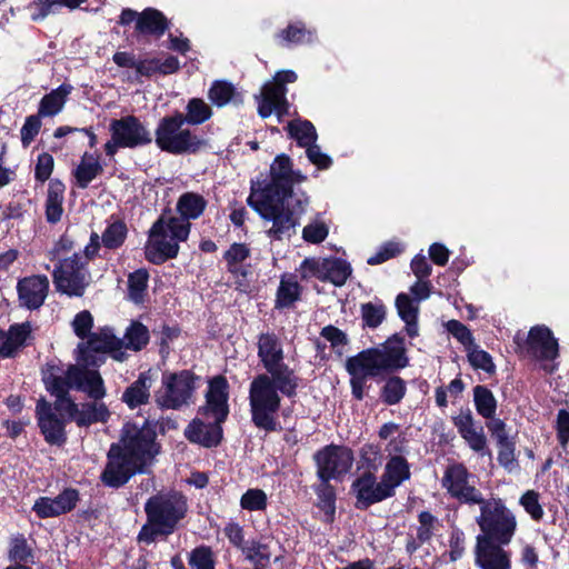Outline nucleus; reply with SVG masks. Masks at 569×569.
Listing matches in <instances>:
<instances>
[{
  "label": "nucleus",
  "instance_id": "4",
  "mask_svg": "<svg viewBox=\"0 0 569 569\" xmlns=\"http://www.w3.org/2000/svg\"><path fill=\"white\" fill-rule=\"evenodd\" d=\"M227 388L228 385L223 377H216L211 380L206 395V406L201 411L204 420L193 419L184 430V436L189 441L207 448L220 443L222 438L221 423L229 413Z\"/></svg>",
  "mask_w": 569,
  "mask_h": 569
},
{
  "label": "nucleus",
  "instance_id": "49",
  "mask_svg": "<svg viewBox=\"0 0 569 569\" xmlns=\"http://www.w3.org/2000/svg\"><path fill=\"white\" fill-rule=\"evenodd\" d=\"M281 40L284 44H301L305 42H311L313 34L310 30H307L302 24H290L280 33Z\"/></svg>",
  "mask_w": 569,
  "mask_h": 569
},
{
  "label": "nucleus",
  "instance_id": "54",
  "mask_svg": "<svg viewBox=\"0 0 569 569\" xmlns=\"http://www.w3.org/2000/svg\"><path fill=\"white\" fill-rule=\"evenodd\" d=\"M520 505L533 520L538 521L542 519L545 512L539 502V493L537 491H526L520 498Z\"/></svg>",
  "mask_w": 569,
  "mask_h": 569
},
{
  "label": "nucleus",
  "instance_id": "29",
  "mask_svg": "<svg viewBox=\"0 0 569 569\" xmlns=\"http://www.w3.org/2000/svg\"><path fill=\"white\" fill-rule=\"evenodd\" d=\"M156 381V372L151 369L139 375L122 393V401L130 408L136 409L142 405H147L150 399V390Z\"/></svg>",
  "mask_w": 569,
  "mask_h": 569
},
{
  "label": "nucleus",
  "instance_id": "20",
  "mask_svg": "<svg viewBox=\"0 0 569 569\" xmlns=\"http://www.w3.org/2000/svg\"><path fill=\"white\" fill-rule=\"evenodd\" d=\"M346 370L350 375L352 396L358 400L363 399L367 380L382 373L371 349L348 358Z\"/></svg>",
  "mask_w": 569,
  "mask_h": 569
},
{
  "label": "nucleus",
  "instance_id": "25",
  "mask_svg": "<svg viewBox=\"0 0 569 569\" xmlns=\"http://www.w3.org/2000/svg\"><path fill=\"white\" fill-rule=\"evenodd\" d=\"M17 291L19 302L22 307L34 310L40 308L49 291V279L47 276H30L18 281Z\"/></svg>",
  "mask_w": 569,
  "mask_h": 569
},
{
  "label": "nucleus",
  "instance_id": "1",
  "mask_svg": "<svg viewBox=\"0 0 569 569\" xmlns=\"http://www.w3.org/2000/svg\"><path fill=\"white\" fill-rule=\"evenodd\" d=\"M154 440L156 432L149 423L144 422L141 427L126 423L120 442L112 445L109 450L103 482L120 487L136 472H142L158 452Z\"/></svg>",
  "mask_w": 569,
  "mask_h": 569
},
{
  "label": "nucleus",
  "instance_id": "19",
  "mask_svg": "<svg viewBox=\"0 0 569 569\" xmlns=\"http://www.w3.org/2000/svg\"><path fill=\"white\" fill-rule=\"evenodd\" d=\"M515 342L518 345L519 351L526 357L539 361L553 360L558 357V341L546 326L532 327L523 341L517 335Z\"/></svg>",
  "mask_w": 569,
  "mask_h": 569
},
{
  "label": "nucleus",
  "instance_id": "34",
  "mask_svg": "<svg viewBox=\"0 0 569 569\" xmlns=\"http://www.w3.org/2000/svg\"><path fill=\"white\" fill-rule=\"evenodd\" d=\"M72 86L63 83L50 93L46 94L39 106V116L52 117L58 114L67 100V97L71 93Z\"/></svg>",
  "mask_w": 569,
  "mask_h": 569
},
{
  "label": "nucleus",
  "instance_id": "58",
  "mask_svg": "<svg viewBox=\"0 0 569 569\" xmlns=\"http://www.w3.org/2000/svg\"><path fill=\"white\" fill-rule=\"evenodd\" d=\"M59 8V2L56 0H34L28 9L31 11V19L33 21L42 20L50 13H54Z\"/></svg>",
  "mask_w": 569,
  "mask_h": 569
},
{
  "label": "nucleus",
  "instance_id": "39",
  "mask_svg": "<svg viewBox=\"0 0 569 569\" xmlns=\"http://www.w3.org/2000/svg\"><path fill=\"white\" fill-rule=\"evenodd\" d=\"M473 401L477 412L486 419H491L497 410V400L493 393L485 386L473 388Z\"/></svg>",
  "mask_w": 569,
  "mask_h": 569
},
{
  "label": "nucleus",
  "instance_id": "63",
  "mask_svg": "<svg viewBox=\"0 0 569 569\" xmlns=\"http://www.w3.org/2000/svg\"><path fill=\"white\" fill-rule=\"evenodd\" d=\"M499 451H498V460L501 466H503L509 471L516 468V459H515V447L513 443L509 440L498 442Z\"/></svg>",
  "mask_w": 569,
  "mask_h": 569
},
{
  "label": "nucleus",
  "instance_id": "36",
  "mask_svg": "<svg viewBox=\"0 0 569 569\" xmlns=\"http://www.w3.org/2000/svg\"><path fill=\"white\" fill-rule=\"evenodd\" d=\"M167 28L166 17L160 11L151 8L143 10L137 21V29L142 33L161 36Z\"/></svg>",
  "mask_w": 569,
  "mask_h": 569
},
{
  "label": "nucleus",
  "instance_id": "33",
  "mask_svg": "<svg viewBox=\"0 0 569 569\" xmlns=\"http://www.w3.org/2000/svg\"><path fill=\"white\" fill-rule=\"evenodd\" d=\"M274 203H278L280 212L291 216L297 224L296 216L301 214L308 204V197L303 192L290 191L280 192L274 196Z\"/></svg>",
  "mask_w": 569,
  "mask_h": 569
},
{
  "label": "nucleus",
  "instance_id": "47",
  "mask_svg": "<svg viewBox=\"0 0 569 569\" xmlns=\"http://www.w3.org/2000/svg\"><path fill=\"white\" fill-rule=\"evenodd\" d=\"M127 236V227L121 221H116L108 226L102 233L101 240L104 247L114 249L120 247Z\"/></svg>",
  "mask_w": 569,
  "mask_h": 569
},
{
  "label": "nucleus",
  "instance_id": "42",
  "mask_svg": "<svg viewBox=\"0 0 569 569\" xmlns=\"http://www.w3.org/2000/svg\"><path fill=\"white\" fill-rule=\"evenodd\" d=\"M406 382L400 377L389 378L381 388L380 397L389 406L399 403L406 395Z\"/></svg>",
  "mask_w": 569,
  "mask_h": 569
},
{
  "label": "nucleus",
  "instance_id": "10",
  "mask_svg": "<svg viewBox=\"0 0 569 569\" xmlns=\"http://www.w3.org/2000/svg\"><path fill=\"white\" fill-rule=\"evenodd\" d=\"M258 358L267 375H272L281 385V389L291 392L299 378L284 362L281 340L273 332L260 333L257 339Z\"/></svg>",
  "mask_w": 569,
  "mask_h": 569
},
{
  "label": "nucleus",
  "instance_id": "46",
  "mask_svg": "<svg viewBox=\"0 0 569 569\" xmlns=\"http://www.w3.org/2000/svg\"><path fill=\"white\" fill-rule=\"evenodd\" d=\"M267 503V493L258 488L248 489L240 499L241 508L248 511H263Z\"/></svg>",
  "mask_w": 569,
  "mask_h": 569
},
{
  "label": "nucleus",
  "instance_id": "21",
  "mask_svg": "<svg viewBox=\"0 0 569 569\" xmlns=\"http://www.w3.org/2000/svg\"><path fill=\"white\" fill-rule=\"evenodd\" d=\"M56 411L62 417L74 421L79 427H87L96 422H104L109 417V410L103 402H89L79 407L72 400H60L54 405Z\"/></svg>",
  "mask_w": 569,
  "mask_h": 569
},
{
  "label": "nucleus",
  "instance_id": "38",
  "mask_svg": "<svg viewBox=\"0 0 569 569\" xmlns=\"http://www.w3.org/2000/svg\"><path fill=\"white\" fill-rule=\"evenodd\" d=\"M212 116L210 106L200 98H192L186 106V114H182L184 122L199 126L209 120Z\"/></svg>",
  "mask_w": 569,
  "mask_h": 569
},
{
  "label": "nucleus",
  "instance_id": "50",
  "mask_svg": "<svg viewBox=\"0 0 569 569\" xmlns=\"http://www.w3.org/2000/svg\"><path fill=\"white\" fill-rule=\"evenodd\" d=\"M250 256V249L246 243H233L224 252V259L228 264V269L231 272H238L240 263H242Z\"/></svg>",
  "mask_w": 569,
  "mask_h": 569
},
{
  "label": "nucleus",
  "instance_id": "8",
  "mask_svg": "<svg viewBox=\"0 0 569 569\" xmlns=\"http://www.w3.org/2000/svg\"><path fill=\"white\" fill-rule=\"evenodd\" d=\"M190 223L178 217L161 216L149 231L146 244V258L156 264L174 258L179 251V242L187 240Z\"/></svg>",
  "mask_w": 569,
  "mask_h": 569
},
{
  "label": "nucleus",
  "instance_id": "60",
  "mask_svg": "<svg viewBox=\"0 0 569 569\" xmlns=\"http://www.w3.org/2000/svg\"><path fill=\"white\" fill-rule=\"evenodd\" d=\"M317 495L319 498V506L328 516H332L335 512V493L331 486L328 482H322L317 488Z\"/></svg>",
  "mask_w": 569,
  "mask_h": 569
},
{
  "label": "nucleus",
  "instance_id": "62",
  "mask_svg": "<svg viewBox=\"0 0 569 569\" xmlns=\"http://www.w3.org/2000/svg\"><path fill=\"white\" fill-rule=\"evenodd\" d=\"M447 329L460 343L465 346L466 350L475 345L470 330L461 322L450 320L447 325Z\"/></svg>",
  "mask_w": 569,
  "mask_h": 569
},
{
  "label": "nucleus",
  "instance_id": "7",
  "mask_svg": "<svg viewBox=\"0 0 569 569\" xmlns=\"http://www.w3.org/2000/svg\"><path fill=\"white\" fill-rule=\"evenodd\" d=\"M298 385L291 392L283 391L281 385L272 375L260 373L250 383L249 401L253 423L263 430L277 429V413L281 398L279 392L287 397H293Z\"/></svg>",
  "mask_w": 569,
  "mask_h": 569
},
{
  "label": "nucleus",
  "instance_id": "2",
  "mask_svg": "<svg viewBox=\"0 0 569 569\" xmlns=\"http://www.w3.org/2000/svg\"><path fill=\"white\" fill-rule=\"evenodd\" d=\"M270 182L261 190H257L252 186V192L247 201L262 219L272 222L271 227L267 230L268 237L274 240H282L290 238L295 233V220L291 216L280 212L278 203H274V196L280 192L290 191L293 183L305 180V176L292 169L289 157L280 154L270 166Z\"/></svg>",
  "mask_w": 569,
  "mask_h": 569
},
{
  "label": "nucleus",
  "instance_id": "24",
  "mask_svg": "<svg viewBox=\"0 0 569 569\" xmlns=\"http://www.w3.org/2000/svg\"><path fill=\"white\" fill-rule=\"evenodd\" d=\"M54 410L51 403L40 399L36 408L37 419L46 441L50 445L61 446L67 440L64 421L56 416Z\"/></svg>",
  "mask_w": 569,
  "mask_h": 569
},
{
  "label": "nucleus",
  "instance_id": "35",
  "mask_svg": "<svg viewBox=\"0 0 569 569\" xmlns=\"http://www.w3.org/2000/svg\"><path fill=\"white\" fill-rule=\"evenodd\" d=\"M64 184L59 180H51L48 188L46 201V217L49 222H57L61 219L63 209Z\"/></svg>",
  "mask_w": 569,
  "mask_h": 569
},
{
  "label": "nucleus",
  "instance_id": "37",
  "mask_svg": "<svg viewBox=\"0 0 569 569\" xmlns=\"http://www.w3.org/2000/svg\"><path fill=\"white\" fill-rule=\"evenodd\" d=\"M207 206L202 196L193 192L183 193L178 202L177 210L181 214V219L188 221L189 219L199 218Z\"/></svg>",
  "mask_w": 569,
  "mask_h": 569
},
{
  "label": "nucleus",
  "instance_id": "16",
  "mask_svg": "<svg viewBox=\"0 0 569 569\" xmlns=\"http://www.w3.org/2000/svg\"><path fill=\"white\" fill-rule=\"evenodd\" d=\"M297 80V74L292 70H283L277 72L273 81L267 82L261 90L259 99L258 112L262 118L271 116L276 112L281 117L287 112L288 104L286 100V83H292Z\"/></svg>",
  "mask_w": 569,
  "mask_h": 569
},
{
  "label": "nucleus",
  "instance_id": "31",
  "mask_svg": "<svg viewBox=\"0 0 569 569\" xmlns=\"http://www.w3.org/2000/svg\"><path fill=\"white\" fill-rule=\"evenodd\" d=\"M417 538L408 541L406 549L413 553L421 545L428 542L440 529V521L428 511H422L418 517Z\"/></svg>",
  "mask_w": 569,
  "mask_h": 569
},
{
  "label": "nucleus",
  "instance_id": "9",
  "mask_svg": "<svg viewBox=\"0 0 569 569\" xmlns=\"http://www.w3.org/2000/svg\"><path fill=\"white\" fill-rule=\"evenodd\" d=\"M184 119L181 112L164 117L160 120L154 136L156 144L172 154L193 153L204 146V141L183 128Z\"/></svg>",
  "mask_w": 569,
  "mask_h": 569
},
{
  "label": "nucleus",
  "instance_id": "61",
  "mask_svg": "<svg viewBox=\"0 0 569 569\" xmlns=\"http://www.w3.org/2000/svg\"><path fill=\"white\" fill-rule=\"evenodd\" d=\"M54 166L53 157L47 152L39 154L36 168L34 177L38 181L44 182L49 179L52 173Z\"/></svg>",
  "mask_w": 569,
  "mask_h": 569
},
{
  "label": "nucleus",
  "instance_id": "43",
  "mask_svg": "<svg viewBox=\"0 0 569 569\" xmlns=\"http://www.w3.org/2000/svg\"><path fill=\"white\" fill-rule=\"evenodd\" d=\"M288 129L300 147L307 148L317 140L316 128L309 121H292Z\"/></svg>",
  "mask_w": 569,
  "mask_h": 569
},
{
  "label": "nucleus",
  "instance_id": "57",
  "mask_svg": "<svg viewBox=\"0 0 569 569\" xmlns=\"http://www.w3.org/2000/svg\"><path fill=\"white\" fill-rule=\"evenodd\" d=\"M191 569H213L212 552L207 547L194 549L189 558Z\"/></svg>",
  "mask_w": 569,
  "mask_h": 569
},
{
  "label": "nucleus",
  "instance_id": "45",
  "mask_svg": "<svg viewBox=\"0 0 569 569\" xmlns=\"http://www.w3.org/2000/svg\"><path fill=\"white\" fill-rule=\"evenodd\" d=\"M9 558L16 562H33L32 549L22 535L11 538L9 548Z\"/></svg>",
  "mask_w": 569,
  "mask_h": 569
},
{
  "label": "nucleus",
  "instance_id": "55",
  "mask_svg": "<svg viewBox=\"0 0 569 569\" xmlns=\"http://www.w3.org/2000/svg\"><path fill=\"white\" fill-rule=\"evenodd\" d=\"M361 315L368 327L377 328L383 321L386 310L382 305L368 302L362 305Z\"/></svg>",
  "mask_w": 569,
  "mask_h": 569
},
{
  "label": "nucleus",
  "instance_id": "51",
  "mask_svg": "<svg viewBox=\"0 0 569 569\" xmlns=\"http://www.w3.org/2000/svg\"><path fill=\"white\" fill-rule=\"evenodd\" d=\"M328 224L319 218L313 219L302 229V238L309 243L322 242L328 237Z\"/></svg>",
  "mask_w": 569,
  "mask_h": 569
},
{
  "label": "nucleus",
  "instance_id": "41",
  "mask_svg": "<svg viewBox=\"0 0 569 569\" xmlns=\"http://www.w3.org/2000/svg\"><path fill=\"white\" fill-rule=\"evenodd\" d=\"M300 296V286L293 277H282L277 292V306H291Z\"/></svg>",
  "mask_w": 569,
  "mask_h": 569
},
{
  "label": "nucleus",
  "instance_id": "40",
  "mask_svg": "<svg viewBox=\"0 0 569 569\" xmlns=\"http://www.w3.org/2000/svg\"><path fill=\"white\" fill-rule=\"evenodd\" d=\"M102 171L101 164L93 157L84 154L74 171L77 184L84 189Z\"/></svg>",
  "mask_w": 569,
  "mask_h": 569
},
{
  "label": "nucleus",
  "instance_id": "26",
  "mask_svg": "<svg viewBox=\"0 0 569 569\" xmlns=\"http://www.w3.org/2000/svg\"><path fill=\"white\" fill-rule=\"evenodd\" d=\"M453 425L470 449L481 455L489 453L483 428L475 421L470 410L461 411L458 416L453 417Z\"/></svg>",
  "mask_w": 569,
  "mask_h": 569
},
{
  "label": "nucleus",
  "instance_id": "28",
  "mask_svg": "<svg viewBox=\"0 0 569 569\" xmlns=\"http://www.w3.org/2000/svg\"><path fill=\"white\" fill-rule=\"evenodd\" d=\"M77 500V491L67 489L53 499L49 497L39 498L33 505V510L40 518L57 517L72 510Z\"/></svg>",
  "mask_w": 569,
  "mask_h": 569
},
{
  "label": "nucleus",
  "instance_id": "12",
  "mask_svg": "<svg viewBox=\"0 0 569 569\" xmlns=\"http://www.w3.org/2000/svg\"><path fill=\"white\" fill-rule=\"evenodd\" d=\"M194 376L189 370L164 372L154 401L162 409L178 410L190 405L196 389Z\"/></svg>",
  "mask_w": 569,
  "mask_h": 569
},
{
  "label": "nucleus",
  "instance_id": "6",
  "mask_svg": "<svg viewBox=\"0 0 569 569\" xmlns=\"http://www.w3.org/2000/svg\"><path fill=\"white\" fill-rule=\"evenodd\" d=\"M78 353V363L70 366L64 376L56 366H48L42 372V380L47 390L57 398L54 405L60 400H71L67 397L69 388L82 390L96 400L103 398L106 395L101 376L97 370L89 369L94 366L80 361L81 353L79 350Z\"/></svg>",
  "mask_w": 569,
  "mask_h": 569
},
{
  "label": "nucleus",
  "instance_id": "56",
  "mask_svg": "<svg viewBox=\"0 0 569 569\" xmlns=\"http://www.w3.org/2000/svg\"><path fill=\"white\" fill-rule=\"evenodd\" d=\"M396 307L402 320H417L419 310L418 302L412 300L407 293L398 295Z\"/></svg>",
  "mask_w": 569,
  "mask_h": 569
},
{
  "label": "nucleus",
  "instance_id": "23",
  "mask_svg": "<svg viewBox=\"0 0 569 569\" xmlns=\"http://www.w3.org/2000/svg\"><path fill=\"white\" fill-rule=\"evenodd\" d=\"M475 562L481 569H510L508 551L490 540L488 536H478L475 547Z\"/></svg>",
  "mask_w": 569,
  "mask_h": 569
},
{
  "label": "nucleus",
  "instance_id": "48",
  "mask_svg": "<svg viewBox=\"0 0 569 569\" xmlns=\"http://www.w3.org/2000/svg\"><path fill=\"white\" fill-rule=\"evenodd\" d=\"M209 99L217 107H224L234 96V88L226 81H216L209 89Z\"/></svg>",
  "mask_w": 569,
  "mask_h": 569
},
{
  "label": "nucleus",
  "instance_id": "5",
  "mask_svg": "<svg viewBox=\"0 0 569 569\" xmlns=\"http://www.w3.org/2000/svg\"><path fill=\"white\" fill-rule=\"evenodd\" d=\"M187 509V500L178 492H159L150 497L144 505L147 522L138 535L139 541L151 543L159 537L171 535Z\"/></svg>",
  "mask_w": 569,
  "mask_h": 569
},
{
  "label": "nucleus",
  "instance_id": "27",
  "mask_svg": "<svg viewBox=\"0 0 569 569\" xmlns=\"http://www.w3.org/2000/svg\"><path fill=\"white\" fill-rule=\"evenodd\" d=\"M353 489L360 505L368 507L372 503L382 501L392 496L390 487L386 485L383 479L377 482L373 473L365 472L355 482Z\"/></svg>",
  "mask_w": 569,
  "mask_h": 569
},
{
  "label": "nucleus",
  "instance_id": "64",
  "mask_svg": "<svg viewBox=\"0 0 569 569\" xmlns=\"http://www.w3.org/2000/svg\"><path fill=\"white\" fill-rule=\"evenodd\" d=\"M306 153L309 161L317 166L318 169H328L332 163L331 158L323 153L316 142L306 148Z\"/></svg>",
  "mask_w": 569,
  "mask_h": 569
},
{
  "label": "nucleus",
  "instance_id": "15",
  "mask_svg": "<svg viewBox=\"0 0 569 569\" xmlns=\"http://www.w3.org/2000/svg\"><path fill=\"white\" fill-rule=\"evenodd\" d=\"M315 462L319 479L328 482L341 478L351 469L353 453L347 447L330 445L316 452Z\"/></svg>",
  "mask_w": 569,
  "mask_h": 569
},
{
  "label": "nucleus",
  "instance_id": "30",
  "mask_svg": "<svg viewBox=\"0 0 569 569\" xmlns=\"http://www.w3.org/2000/svg\"><path fill=\"white\" fill-rule=\"evenodd\" d=\"M30 333L29 323L13 325L8 331L0 330V359L13 357L26 343Z\"/></svg>",
  "mask_w": 569,
  "mask_h": 569
},
{
  "label": "nucleus",
  "instance_id": "22",
  "mask_svg": "<svg viewBox=\"0 0 569 569\" xmlns=\"http://www.w3.org/2000/svg\"><path fill=\"white\" fill-rule=\"evenodd\" d=\"M381 372L395 371L408 366L405 340L395 335L376 348H370Z\"/></svg>",
  "mask_w": 569,
  "mask_h": 569
},
{
  "label": "nucleus",
  "instance_id": "3",
  "mask_svg": "<svg viewBox=\"0 0 569 569\" xmlns=\"http://www.w3.org/2000/svg\"><path fill=\"white\" fill-rule=\"evenodd\" d=\"M149 341V331L140 322H132L126 330L123 339L116 337L111 328L100 329L87 341H81L77 350L80 351V361L87 365L100 366L103 355L110 356L117 361H123L124 350H141Z\"/></svg>",
  "mask_w": 569,
  "mask_h": 569
},
{
  "label": "nucleus",
  "instance_id": "59",
  "mask_svg": "<svg viewBox=\"0 0 569 569\" xmlns=\"http://www.w3.org/2000/svg\"><path fill=\"white\" fill-rule=\"evenodd\" d=\"M93 327V318L89 311H81L79 312L73 321H72V328L77 337L80 339H84L88 337V340L93 335H90V331Z\"/></svg>",
  "mask_w": 569,
  "mask_h": 569
},
{
  "label": "nucleus",
  "instance_id": "17",
  "mask_svg": "<svg viewBox=\"0 0 569 569\" xmlns=\"http://www.w3.org/2000/svg\"><path fill=\"white\" fill-rule=\"evenodd\" d=\"M441 485L452 498L462 503H482V493L476 488L473 477L461 463L447 467Z\"/></svg>",
  "mask_w": 569,
  "mask_h": 569
},
{
  "label": "nucleus",
  "instance_id": "44",
  "mask_svg": "<svg viewBox=\"0 0 569 569\" xmlns=\"http://www.w3.org/2000/svg\"><path fill=\"white\" fill-rule=\"evenodd\" d=\"M149 274L146 270L139 269L129 274L128 295L129 299L134 303L143 301V297L148 286Z\"/></svg>",
  "mask_w": 569,
  "mask_h": 569
},
{
  "label": "nucleus",
  "instance_id": "32",
  "mask_svg": "<svg viewBox=\"0 0 569 569\" xmlns=\"http://www.w3.org/2000/svg\"><path fill=\"white\" fill-rule=\"evenodd\" d=\"M381 478L393 495L395 489L410 478V468L406 458L403 456L391 457L386 463Z\"/></svg>",
  "mask_w": 569,
  "mask_h": 569
},
{
  "label": "nucleus",
  "instance_id": "53",
  "mask_svg": "<svg viewBox=\"0 0 569 569\" xmlns=\"http://www.w3.org/2000/svg\"><path fill=\"white\" fill-rule=\"evenodd\" d=\"M243 552L246 553L247 559L257 566H264L269 562L271 557L268 545L256 541L246 547Z\"/></svg>",
  "mask_w": 569,
  "mask_h": 569
},
{
  "label": "nucleus",
  "instance_id": "11",
  "mask_svg": "<svg viewBox=\"0 0 569 569\" xmlns=\"http://www.w3.org/2000/svg\"><path fill=\"white\" fill-rule=\"evenodd\" d=\"M479 506L477 523L482 531L480 536H488L490 540H497L501 545L509 543L517 527L515 516L500 500L483 499Z\"/></svg>",
  "mask_w": 569,
  "mask_h": 569
},
{
  "label": "nucleus",
  "instance_id": "13",
  "mask_svg": "<svg viewBox=\"0 0 569 569\" xmlns=\"http://www.w3.org/2000/svg\"><path fill=\"white\" fill-rule=\"evenodd\" d=\"M109 132L111 138L104 144V150L110 157L114 156L120 148L133 149L152 141L150 130L134 116L111 120Z\"/></svg>",
  "mask_w": 569,
  "mask_h": 569
},
{
  "label": "nucleus",
  "instance_id": "14",
  "mask_svg": "<svg viewBox=\"0 0 569 569\" xmlns=\"http://www.w3.org/2000/svg\"><path fill=\"white\" fill-rule=\"evenodd\" d=\"M90 280L91 276L86 268V261L77 253L62 260L53 271L57 290L69 297H81Z\"/></svg>",
  "mask_w": 569,
  "mask_h": 569
},
{
  "label": "nucleus",
  "instance_id": "52",
  "mask_svg": "<svg viewBox=\"0 0 569 569\" xmlns=\"http://www.w3.org/2000/svg\"><path fill=\"white\" fill-rule=\"evenodd\" d=\"M467 353L469 362L473 368L481 369L488 373L495 372V363L487 351L479 349L476 345H472L467 349Z\"/></svg>",
  "mask_w": 569,
  "mask_h": 569
},
{
  "label": "nucleus",
  "instance_id": "18",
  "mask_svg": "<svg viewBox=\"0 0 569 569\" xmlns=\"http://www.w3.org/2000/svg\"><path fill=\"white\" fill-rule=\"evenodd\" d=\"M351 271L350 264L339 258H308L300 266V273L303 279L317 278L321 281H329L337 287L346 283Z\"/></svg>",
  "mask_w": 569,
  "mask_h": 569
}]
</instances>
